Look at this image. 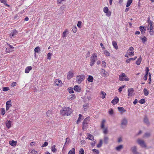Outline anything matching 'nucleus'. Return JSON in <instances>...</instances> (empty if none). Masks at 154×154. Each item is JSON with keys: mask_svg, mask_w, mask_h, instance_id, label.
Instances as JSON below:
<instances>
[{"mask_svg": "<svg viewBox=\"0 0 154 154\" xmlns=\"http://www.w3.org/2000/svg\"><path fill=\"white\" fill-rule=\"evenodd\" d=\"M134 48L132 47L131 46L129 48L128 50V51H134Z\"/></svg>", "mask_w": 154, "mask_h": 154, "instance_id": "60", "label": "nucleus"}, {"mask_svg": "<svg viewBox=\"0 0 154 154\" xmlns=\"http://www.w3.org/2000/svg\"><path fill=\"white\" fill-rule=\"evenodd\" d=\"M144 122L147 125H149V121L148 118L146 117L145 116L143 120Z\"/></svg>", "mask_w": 154, "mask_h": 154, "instance_id": "18", "label": "nucleus"}, {"mask_svg": "<svg viewBox=\"0 0 154 154\" xmlns=\"http://www.w3.org/2000/svg\"><path fill=\"white\" fill-rule=\"evenodd\" d=\"M104 13L106 14V16L107 17H109L111 15V12L109 10L108 11H106V12H105Z\"/></svg>", "mask_w": 154, "mask_h": 154, "instance_id": "47", "label": "nucleus"}, {"mask_svg": "<svg viewBox=\"0 0 154 154\" xmlns=\"http://www.w3.org/2000/svg\"><path fill=\"white\" fill-rule=\"evenodd\" d=\"M109 9L107 7H105L103 9V11L105 13L109 11Z\"/></svg>", "mask_w": 154, "mask_h": 154, "instance_id": "55", "label": "nucleus"}, {"mask_svg": "<svg viewBox=\"0 0 154 154\" xmlns=\"http://www.w3.org/2000/svg\"><path fill=\"white\" fill-rule=\"evenodd\" d=\"M133 0H128L127 3L126 7H129L131 3L132 2Z\"/></svg>", "mask_w": 154, "mask_h": 154, "instance_id": "36", "label": "nucleus"}, {"mask_svg": "<svg viewBox=\"0 0 154 154\" xmlns=\"http://www.w3.org/2000/svg\"><path fill=\"white\" fill-rule=\"evenodd\" d=\"M151 136V134L149 132H146L145 133L143 136L144 138H148Z\"/></svg>", "mask_w": 154, "mask_h": 154, "instance_id": "26", "label": "nucleus"}, {"mask_svg": "<svg viewBox=\"0 0 154 154\" xmlns=\"http://www.w3.org/2000/svg\"><path fill=\"white\" fill-rule=\"evenodd\" d=\"M40 51V48L38 47H36L34 49V51L35 53H38Z\"/></svg>", "mask_w": 154, "mask_h": 154, "instance_id": "43", "label": "nucleus"}, {"mask_svg": "<svg viewBox=\"0 0 154 154\" xmlns=\"http://www.w3.org/2000/svg\"><path fill=\"white\" fill-rule=\"evenodd\" d=\"M1 113L2 115H3L5 113V109L3 108H2L1 110Z\"/></svg>", "mask_w": 154, "mask_h": 154, "instance_id": "61", "label": "nucleus"}, {"mask_svg": "<svg viewBox=\"0 0 154 154\" xmlns=\"http://www.w3.org/2000/svg\"><path fill=\"white\" fill-rule=\"evenodd\" d=\"M93 78L91 75H89L87 79V80L88 82H92L93 81Z\"/></svg>", "mask_w": 154, "mask_h": 154, "instance_id": "27", "label": "nucleus"}, {"mask_svg": "<svg viewBox=\"0 0 154 154\" xmlns=\"http://www.w3.org/2000/svg\"><path fill=\"white\" fill-rule=\"evenodd\" d=\"M68 32V31L67 30V29H65L64 31L63 32V35L62 36L63 37H66V32Z\"/></svg>", "mask_w": 154, "mask_h": 154, "instance_id": "46", "label": "nucleus"}, {"mask_svg": "<svg viewBox=\"0 0 154 154\" xmlns=\"http://www.w3.org/2000/svg\"><path fill=\"white\" fill-rule=\"evenodd\" d=\"M70 142V140L69 138H66V139L65 144L69 143Z\"/></svg>", "mask_w": 154, "mask_h": 154, "instance_id": "56", "label": "nucleus"}, {"mask_svg": "<svg viewBox=\"0 0 154 154\" xmlns=\"http://www.w3.org/2000/svg\"><path fill=\"white\" fill-rule=\"evenodd\" d=\"M77 31V27L75 26H73L72 27V32L75 33H76Z\"/></svg>", "mask_w": 154, "mask_h": 154, "instance_id": "42", "label": "nucleus"}, {"mask_svg": "<svg viewBox=\"0 0 154 154\" xmlns=\"http://www.w3.org/2000/svg\"><path fill=\"white\" fill-rule=\"evenodd\" d=\"M143 93L144 95L147 96L149 94V91L146 88H144L143 89Z\"/></svg>", "mask_w": 154, "mask_h": 154, "instance_id": "40", "label": "nucleus"}, {"mask_svg": "<svg viewBox=\"0 0 154 154\" xmlns=\"http://www.w3.org/2000/svg\"><path fill=\"white\" fill-rule=\"evenodd\" d=\"M109 113L111 115H112L113 114V110L112 109H109Z\"/></svg>", "mask_w": 154, "mask_h": 154, "instance_id": "53", "label": "nucleus"}, {"mask_svg": "<svg viewBox=\"0 0 154 154\" xmlns=\"http://www.w3.org/2000/svg\"><path fill=\"white\" fill-rule=\"evenodd\" d=\"M52 55V53H48L47 54V59L50 60L51 59V56Z\"/></svg>", "mask_w": 154, "mask_h": 154, "instance_id": "49", "label": "nucleus"}, {"mask_svg": "<svg viewBox=\"0 0 154 154\" xmlns=\"http://www.w3.org/2000/svg\"><path fill=\"white\" fill-rule=\"evenodd\" d=\"M151 74L150 73H149V84L151 83Z\"/></svg>", "mask_w": 154, "mask_h": 154, "instance_id": "59", "label": "nucleus"}, {"mask_svg": "<svg viewBox=\"0 0 154 154\" xmlns=\"http://www.w3.org/2000/svg\"><path fill=\"white\" fill-rule=\"evenodd\" d=\"M149 68H147L146 70L145 75L148 76V74L149 75Z\"/></svg>", "mask_w": 154, "mask_h": 154, "instance_id": "62", "label": "nucleus"}, {"mask_svg": "<svg viewBox=\"0 0 154 154\" xmlns=\"http://www.w3.org/2000/svg\"><path fill=\"white\" fill-rule=\"evenodd\" d=\"M131 150L133 152L134 154H139L137 152V147L136 146H134L131 147Z\"/></svg>", "mask_w": 154, "mask_h": 154, "instance_id": "8", "label": "nucleus"}, {"mask_svg": "<svg viewBox=\"0 0 154 154\" xmlns=\"http://www.w3.org/2000/svg\"><path fill=\"white\" fill-rule=\"evenodd\" d=\"M106 121L105 119H103L101 122L100 127L102 129H103L104 128L105 124Z\"/></svg>", "mask_w": 154, "mask_h": 154, "instance_id": "19", "label": "nucleus"}, {"mask_svg": "<svg viewBox=\"0 0 154 154\" xmlns=\"http://www.w3.org/2000/svg\"><path fill=\"white\" fill-rule=\"evenodd\" d=\"M12 50H10L9 49H8L7 48H6V50L5 51V52L7 53H10L12 52Z\"/></svg>", "mask_w": 154, "mask_h": 154, "instance_id": "63", "label": "nucleus"}, {"mask_svg": "<svg viewBox=\"0 0 154 154\" xmlns=\"http://www.w3.org/2000/svg\"><path fill=\"white\" fill-rule=\"evenodd\" d=\"M119 80L120 81H127L129 80V79L127 77L126 75L122 72L119 75Z\"/></svg>", "mask_w": 154, "mask_h": 154, "instance_id": "3", "label": "nucleus"}, {"mask_svg": "<svg viewBox=\"0 0 154 154\" xmlns=\"http://www.w3.org/2000/svg\"><path fill=\"white\" fill-rule=\"evenodd\" d=\"M109 138L106 136H104V141L105 144H107L108 143Z\"/></svg>", "mask_w": 154, "mask_h": 154, "instance_id": "33", "label": "nucleus"}, {"mask_svg": "<svg viewBox=\"0 0 154 154\" xmlns=\"http://www.w3.org/2000/svg\"><path fill=\"white\" fill-rule=\"evenodd\" d=\"M31 153H32V154H38V152L36 151L34 149L32 150L31 152Z\"/></svg>", "mask_w": 154, "mask_h": 154, "instance_id": "54", "label": "nucleus"}, {"mask_svg": "<svg viewBox=\"0 0 154 154\" xmlns=\"http://www.w3.org/2000/svg\"><path fill=\"white\" fill-rule=\"evenodd\" d=\"M101 73H102V76L104 77H106L108 75V73L106 72L103 69H102L101 71Z\"/></svg>", "mask_w": 154, "mask_h": 154, "instance_id": "10", "label": "nucleus"}, {"mask_svg": "<svg viewBox=\"0 0 154 154\" xmlns=\"http://www.w3.org/2000/svg\"><path fill=\"white\" fill-rule=\"evenodd\" d=\"M72 113V110L70 108L64 107L60 111V113L63 116H68Z\"/></svg>", "mask_w": 154, "mask_h": 154, "instance_id": "1", "label": "nucleus"}, {"mask_svg": "<svg viewBox=\"0 0 154 154\" xmlns=\"http://www.w3.org/2000/svg\"><path fill=\"white\" fill-rule=\"evenodd\" d=\"M54 82L55 85L57 86H60L62 84V82L61 80H60L56 79L55 80Z\"/></svg>", "mask_w": 154, "mask_h": 154, "instance_id": "11", "label": "nucleus"}, {"mask_svg": "<svg viewBox=\"0 0 154 154\" xmlns=\"http://www.w3.org/2000/svg\"><path fill=\"white\" fill-rule=\"evenodd\" d=\"M118 110L121 113H123L126 111L123 107H119L118 108Z\"/></svg>", "mask_w": 154, "mask_h": 154, "instance_id": "22", "label": "nucleus"}, {"mask_svg": "<svg viewBox=\"0 0 154 154\" xmlns=\"http://www.w3.org/2000/svg\"><path fill=\"white\" fill-rule=\"evenodd\" d=\"M84 152L83 149L82 148H81L80 149L79 151V154H84Z\"/></svg>", "mask_w": 154, "mask_h": 154, "instance_id": "58", "label": "nucleus"}, {"mask_svg": "<svg viewBox=\"0 0 154 154\" xmlns=\"http://www.w3.org/2000/svg\"><path fill=\"white\" fill-rule=\"evenodd\" d=\"M82 116L81 114L79 115V117L77 121V123L78 124L81 121V117Z\"/></svg>", "mask_w": 154, "mask_h": 154, "instance_id": "44", "label": "nucleus"}, {"mask_svg": "<svg viewBox=\"0 0 154 154\" xmlns=\"http://www.w3.org/2000/svg\"><path fill=\"white\" fill-rule=\"evenodd\" d=\"M119 101V98L117 97H115L113 100H112L111 103L113 104V105H114L116 104H117Z\"/></svg>", "mask_w": 154, "mask_h": 154, "instance_id": "9", "label": "nucleus"}, {"mask_svg": "<svg viewBox=\"0 0 154 154\" xmlns=\"http://www.w3.org/2000/svg\"><path fill=\"white\" fill-rule=\"evenodd\" d=\"M73 73L69 71L67 75V78L68 79H70L73 76Z\"/></svg>", "mask_w": 154, "mask_h": 154, "instance_id": "14", "label": "nucleus"}, {"mask_svg": "<svg viewBox=\"0 0 154 154\" xmlns=\"http://www.w3.org/2000/svg\"><path fill=\"white\" fill-rule=\"evenodd\" d=\"M82 129L85 131H86L87 129V128L88 126V124H85L82 123Z\"/></svg>", "mask_w": 154, "mask_h": 154, "instance_id": "29", "label": "nucleus"}, {"mask_svg": "<svg viewBox=\"0 0 154 154\" xmlns=\"http://www.w3.org/2000/svg\"><path fill=\"white\" fill-rule=\"evenodd\" d=\"M142 59L141 57L139 58L136 61V63L138 65H139L140 64L141 61Z\"/></svg>", "mask_w": 154, "mask_h": 154, "instance_id": "37", "label": "nucleus"}, {"mask_svg": "<svg viewBox=\"0 0 154 154\" xmlns=\"http://www.w3.org/2000/svg\"><path fill=\"white\" fill-rule=\"evenodd\" d=\"M17 141L14 140L10 141L9 144L12 146H15L17 145Z\"/></svg>", "mask_w": 154, "mask_h": 154, "instance_id": "21", "label": "nucleus"}, {"mask_svg": "<svg viewBox=\"0 0 154 154\" xmlns=\"http://www.w3.org/2000/svg\"><path fill=\"white\" fill-rule=\"evenodd\" d=\"M137 142L142 147H146V145L144 141L143 140L139 139H138L137 140Z\"/></svg>", "mask_w": 154, "mask_h": 154, "instance_id": "5", "label": "nucleus"}, {"mask_svg": "<svg viewBox=\"0 0 154 154\" xmlns=\"http://www.w3.org/2000/svg\"><path fill=\"white\" fill-rule=\"evenodd\" d=\"M103 143V140H100L99 143L97 144V147L98 148H100L101 146Z\"/></svg>", "mask_w": 154, "mask_h": 154, "instance_id": "38", "label": "nucleus"}, {"mask_svg": "<svg viewBox=\"0 0 154 154\" xmlns=\"http://www.w3.org/2000/svg\"><path fill=\"white\" fill-rule=\"evenodd\" d=\"M123 148V146L122 145H120L115 148L116 150L118 151H120Z\"/></svg>", "mask_w": 154, "mask_h": 154, "instance_id": "12", "label": "nucleus"}, {"mask_svg": "<svg viewBox=\"0 0 154 154\" xmlns=\"http://www.w3.org/2000/svg\"><path fill=\"white\" fill-rule=\"evenodd\" d=\"M128 98H129L130 97H132L134 95V90L132 88H128Z\"/></svg>", "mask_w": 154, "mask_h": 154, "instance_id": "7", "label": "nucleus"}, {"mask_svg": "<svg viewBox=\"0 0 154 154\" xmlns=\"http://www.w3.org/2000/svg\"><path fill=\"white\" fill-rule=\"evenodd\" d=\"M46 115L48 117H52V114L51 111L48 110L46 112Z\"/></svg>", "mask_w": 154, "mask_h": 154, "instance_id": "23", "label": "nucleus"}, {"mask_svg": "<svg viewBox=\"0 0 154 154\" xmlns=\"http://www.w3.org/2000/svg\"><path fill=\"white\" fill-rule=\"evenodd\" d=\"M87 134L88 137L86 139H88L91 140H94V137L92 135L89 133H87Z\"/></svg>", "mask_w": 154, "mask_h": 154, "instance_id": "17", "label": "nucleus"}, {"mask_svg": "<svg viewBox=\"0 0 154 154\" xmlns=\"http://www.w3.org/2000/svg\"><path fill=\"white\" fill-rule=\"evenodd\" d=\"M127 119L124 118L123 119L121 122V125H125L126 126L127 124Z\"/></svg>", "mask_w": 154, "mask_h": 154, "instance_id": "13", "label": "nucleus"}, {"mask_svg": "<svg viewBox=\"0 0 154 154\" xmlns=\"http://www.w3.org/2000/svg\"><path fill=\"white\" fill-rule=\"evenodd\" d=\"M85 79L84 75H80L76 77V82L78 84L81 83Z\"/></svg>", "mask_w": 154, "mask_h": 154, "instance_id": "4", "label": "nucleus"}, {"mask_svg": "<svg viewBox=\"0 0 154 154\" xmlns=\"http://www.w3.org/2000/svg\"><path fill=\"white\" fill-rule=\"evenodd\" d=\"M9 88L8 87H4L3 88V91H7L9 90Z\"/></svg>", "mask_w": 154, "mask_h": 154, "instance_id": "57", "label": "nucleus"}, {"mask_svg": "<svg viewBox=\"0 0 154 154\" xmlns=\"http://www.w3.org/2000/svg\"><path fill=\"white\" fill-rule=\"evenodd\" d=\"M112 44L113 46L116 49H117L118 48V47L117 45V44L116 42L113 41L112 42Z\"/></svg>", "mask_w": 154, "mask_h": 154, "instance_id": "28", "label": "nucleus"}, {"mask_svg": "<svg viewBox=\"0 0 154 154\" xmlns=\"http://www.w3.org/2000/svg\"><path fill=\"white\" fill-rule=\"evenodd\" d=\"M127 54L129 56H133L134 55V51H128Z\"/></svg>", "mask_w": 154, "mask_h": 154, "instance_id": "51", "label": "nucleus"}, {"mask_svg": "<svg viewBox=\"0 0 154 154\" xmlns=\"http://www.w3.org/2000/svg\"><path fill=\"white\" fill-rule=\"evenodd\" d=\"M32 68H26L25 70V72L26 73H28L29 71L32 69Z\"/></svg>", "mask_w": 154, "mask_h": 154, "instance_id": "52", "label": "nucleus"}, {"mask_svg": "<svg viewBox=\"0 0 154 154\" xmlns=\"http://www.w3.org/2000/svg\"><path fill=\"white\" fill-rule=\"evenodd\" d=\"M74 90L78 92H80L81 91V88L78 85H75L74 87Z\"/></svg>", "mask_w": 154, "mask_h": 154, "instance_id": "15", "label": "nucleus"}, {"mask_svg": "<svg viewBox=\"0 0 154 154\" xmlns=\"http://www.w3.org/2000/svg\"><path fill=\"white\" fill-rule=\"evenodd\" d=\"M48 143L47 142H45L44 144L42 146V147H44L45 146H46L48 145Z\"/></svg>", "mask_w": 154, "mask_h": 154, "instance_id": "64", "label": "nucleus"}, {"mask_svg": "<svg viewBox=\"0 0 154 154\" xmlns=\"http://www.w3.org/2000/svg\"><path fill=\"white\" fill-rule=\"evenodd\" d=\"M12 123V122L10 120H7L6 123V127L8 129H9L11 127V124Z\"/></svg>", "mask_w": 154, "mask_h": 154, "instance_id": "16", "label": "nucleus"}, {"mask_svg": "<svg viewBox=\"0 0 154 154\" xmlns=\"http://www.w3.org/2000/svg\"><path fill=\"white\" fill-rule=\"evenodd\" d=\"M139 28L142 34H143L145 33L146 29L143 26H140Z\"/></svg>", "mask_w": 154, "mask_h": 154, "instance_id": "24", "label": "nucleus"}, {"mask_svg": "<svg viewBox=\"0 0 154 154\" xmlns=\"http://www.w3.org/2000/svg\"><path fill=\"white\" fill-rule=\"evenodd\" d=\"M75 98V94L70 95L68 97V99L69 100H72L74 99Z\"/></svg>", "mask_w": 154, "mask_h": 154, "instance_id": "25", "label": "nucleus"}, {"mask_svg": "<svg viewBox=\"0 0 154 154\" xmlns=\"http://www.w3.org/2000/svg\"><path fill=\"white\" fill-rule=\"evenodd\" d=\"M18 33V32L16 29H14L11 32L9 35V37L12 38L13 37H14Z\"/></svg>", "mask_w": 154, "mask_h": 154, "instance_id": "6", "label": "nucleus"}, {"mask_svg": "<svg viewBox=\"0 0 154 154\" xmlns=\"http://www.w3.org/2000/svg\"><path fill=\"white\" fill-rule=\"evenodd\" d=\"M11 101L9 100L7 102L6 104V106L10 107L11 106Z\"/></svg>", "mask_w": 154, "mask_h": 154, "instance_id": "30", "label": "nucleus"}, {"mask_svg": "<svg viewBox=\"0 0 154 154\" xmlns=\"http://www.w3.org/2000/svg\"><path fill=\"white\" fill-rule=\"evenodd\" d=\"M145 100L144 99H141L139 101V103L142 104L144 103H145Z\"/></svg>", "mask_w": 154, "mask_h": 154, "instance_id": "50", "label": "nucleus"}, {"mask_svg": "<svg viewBox=\"0 0 154 154\" xmlns=\"http://www.w3.org/2000/svg\"><path fill=\"white\" fill-rule=\"evenodd\" d=\"M75 149L74 148H73L71 150H70L68 154H75Z\"/></svg>", "mask_w": 154, "mask_h": 154, "instance_id": "34", "label": "nucleus"}, {"mask_svg": "<svg viewBox=\"0 0 154 154\" xmlns=\"http://www.w3.org/2000/svg\"><path fill=\"white\" fill-rule=\"evenodd\" d=\"M141 39L142 41V42L143 43H145L147 41V38L146 37L144 36H143L142 38H141Z\"/></svg>", "mask_w": 154, "mask_h": 154, "instance_id": "31", "label": "nucleus"}, {"mask_svg": "<svg viewBox=\"0 0 154 154\" xmlns=\"http://www.w3.org/2000/svg\"><path fill=\"white\" fill-rule=\"evenodd\" d=\"M56 146L54 145L51 146V150L53 152H55L57 150V149L55 148Z\"/></svg>", "mask_w": 154, "mask_h": 154, "instance_id": "32", "label": "nucleus"}, {"mask_svg": "<svg viewBox=\"0 0 154 154\" xmlns=\"http://www.w3.org/2000/svg\"><path fill=\"white\" fill-rule=\"evenodd\" d=\"M90 117H88L86 118L83 121V123L88 124L89 121L90 120Z\"/></svg>", "mask_w": 154, "mask_h": 154, "instance_id": "20", "label": "nucleus"}, {"mask_svg": "<svg viewBox=\"0 0 154 154\" xmlns=\"http://www.w3.org/2000/svg\"><path fill=\"white\" fill-rule=\"evenodd\" d=\"M103 52L106 56H109L110 55V53L107 50H104L103 51Z\"/></svg>", "mask_w": 154, "mask_h": 154, "instance_id": "35", "label": "nucleus"}, {"mask_svg": "<svg viewBox=\"0 0 154 154\" xmlns=\"http://www.w3.org/2000/svg\"><path fill=\"white\" fill-rule=\"evenodd\" d=\"M101 94L102 95L101 98L103 99L105 98V96L106 95V94L104 92L102 91L101 92Z\"/></svg>", "mask_w": 154, "mask_h": 154, "instance_id": "41", "label": "nucleus"}, {"mask_svg": "<svg viewBox=\"0 0 154 154\" xmlns=\"http://www.w3.org/2000/svg\"><path fill=\"white\" fill-rule=\"evenodd\" d=\"M97 54L96 53L93 54L90 57V64L91 66H92L95 63L97 60Z\"/></svg>", "mask_w": 154, "mask_h": 154, "instance_id": "2", "label": "nucleus"}, {"mask_svg": "<svg viewBox=\"0 0 154 154\" xmlns=\"http://www.w3.org/2000/svg\"><path fill=\"white\" fill-rule=\"evenodd\" d=\"M103 130V133L104 134H107L108 133V128L107 127L104 128Z\"/></svg>", "mask_w": 154, "mask_h": 154, "instance_id": "48", "label": "nucleus"}, {"mask_svg": "<svg viewBox=\"0 0 154 154\" xmlns=\"http://www.w3.org/2000/svg\"><path fill=\"white\" fill-rule=\"evenodd\" d=\"M82 22L81 21H78L77 26L79 28H82Z\"/></svg>", "mask_w": 154, "mask_h": 154, "instance_id": "39", "label": "nucleus"}, {"mask_svg": "<svg viewBox=\"0 0 154 154\" xmlns=\"http://www.w3.org/2000/svg\"><path fill=\"white\" fill-rule=\"evenodd\" d=\"M92 151L94 153H95L96 154H99V151L98 150L94 149L92 150Z\"/></svg>", "mask_w": 154, "mask_h": 154, "instance_id": "45", "label": "nucleus"}]
</instances>
